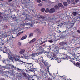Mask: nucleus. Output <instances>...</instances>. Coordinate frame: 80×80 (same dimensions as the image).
<instances>
[{
  "instance_id": "obj_1",
  "label": "nucleus",
  "mask_w": 80,
  "mask_h": 80,
  "mask_svg": "<svg viewBox=\"0 0 80 80\" xmlns=\"http://www.w3.org/2000/svg\"><path fill=\"white\" fill-rule=\"evenodd\" d=\"M37 50L38 52H37L38 55H40L44 53L45 55H47V57L50 58L51 60H53L56 59V53H50V52H47L43 50L42 48V45L41 46H38L37 47Z\"/></svg>"
},
{
  "instance_id": "obj_2",
  "label": "nucleus",
  "mask_w": 80,
  "mask_h": 80,
  "mask_svg": "<svg viewBox=\"0 0 80 80\" xmlns=\"http://www.w3.org/2000/svg\"><path fill=\"white\" fill-rule=\"evenodd\" d=\"M40 61L41 62H42L45 67H47V69H48V70H49V68L50 67V65L43 59L40 60Z\"/></svg>"
},
{
  "instance_id": "obj_3",
  "label": "nucleus",
  "mask_w": 80,
  "mask_h": 80,
  "mask_svg": "<svg viewBox=\"0 0 80 80\" xmlns=\"http://www.w3.org/2000/svg\"><path fill=\"white\" fill-rule=\"evenodd\" d=\"M0 51H1L2 52H3V53H7V54L8 52H10V50L8 49V48L6 47L5 46H4L3 50L1 49H0Z\"/></svg>"
},
{
  "instance_id": "obj_4",
  "label": "nucleus",
  "mask_w": 80,
  "mask_h": 80,
  "mask_svg": "<svg viewBox=\"0 0 80 80\" xmlns=\"http://www.w3.org/2000/svg\"><path fill=\"white\" fill-rule=\"evenodd\" d=\"M67 43H68V42L67 41H63L59 43V45L61 46H59V48L64 47L63 46H64L65 44H67Z\"/></svg>"
},
{
  "instance_id": "obj_5",
  "label": "nucleus",
  "mask_w": 80,
  "mask_h": 80,
  "mask_svg": "<svg viewBox=\"0 0 80 80\" xmlns=\"http://www.w3.org/2000/svg\"><path fill=\"white\" fill-rule=\"evenodd\" d=\"M29 65H31L30 66V71L35 72L37 70V69L33 68V63H32V64H29Z\"/></svg>"
},
{
  "instance_id": "obj_6",
  "label": "nucleus",
  "mask_w": 80,
  "mask_h": 80,
  "mask_svg": "<svg viewBox=\"0 0 80 80\" xmlns=\"http://www.w3.org/2000/svg\"><path fill=\"white\" fill-rule=\"evenodd\" d=\"M27 74L25 73H22V75H21L19 76V78L20 79H22V78H23V79H25L24 77H27Z\"/></svg>"
},
{
  "instance_id": "obj_7",
  "label": "nucleus",
  "mask_w": 80,
  "mask_h": 80,
  "mask_svg": "<svg viewBox=\"0 0 80 80\" xmlns=\"http://www.w3.org/2000/svg\"><path fill=\"white\" fill-rule=\"evenodd\" d=\"M79 62H76V64L75 61L73 62L72 63L74 64V65H75L76 66L78 67H79L80 68V60H79Z\"/></svg>"
},
{
  "instance_id": "obj_8",
  "label": "nucleus",
  "mask_w": 80,
  "mask_h": 80,
  "mask_svg": "<svg viewBox=\"0 0 80 80\" xmlns=\"http://www.w3.org/2000/svg\"><path fill=\"white\" fill-rule=\"evenodd\" d=\"M8 68L10 70L12 69V68H14V69H16V68H16V67H15L13 65H12L11 64H9L8 66Z\"/></svg>"
},
{
  "instance_id": "obj_9",
  "label": "nucleus",
  "mask_w": 80,
  "mask_h": 80,
  "mask_svg": "<svg viewBox=\"0 0 80 80\" xmlns=\"http://www.w3.org/2000/svg\"><path fill=\"white\" fill-rule=\"evenodd\" d=\"M53 48L54 51V52H58L60 48L59 47V48H58L57 47V46H54L53 47Z\"/></svg>"
},
{
  "instance_id": "obj_10",
  "label": "nucleus",
  "mask_w": 80,
  "mask_h": 80,
  "mask_svg": "<svg viewBox=\"0 0 80 80\" xmlns=\"http://www.w3.org/2000/svg\"><path fill=\"white\" fill-rule=\"evenodd\" d=\"M13 60V56L12 55H9V58L7 59V61L8 62H10V60Z\"/></svg>"
},
{
  "instance_id": "obj_11",
  "label": "nucleus",
  "mask_w": 80,
  "mask_h": 80,
  "mask_svg": "<svg viewBox=\"0 0 80 80\" xmlns=\"http://www.w3.org/2000/svg\"><path fill=\"white\" fill-rule=\"evenodd\" d=\"M66 59H67V60H68V59H70V60H69L70 61L73 63V58H71V57H70L69 56L67 55Z\"/></svg>"
},
{
  "instance_id": "obj_12",
  "label": "nucleus",
  "mask_w": 80,
  "mask_h": 80,
  "mask_svg": "<svg viewBox=\"0 0 80 80\" xmlns=\"http://www.w3.org/2000/svg\"><path fill=\"white\" fill-rule=\"evenodd\" d=\"M59 49H62L64 50H70V48L68 47H61V48H59Z\"/></svg>"
},
{
  "instance_id": "obj_13",
  "label": "nucleus",
  "mask_w": 80,
  "mask_h": 80,
  "mask_svg": "<svg viewBox=\"0 0 80 80\" xmlns=\"http://www.w3.org/2000/svg\"><path fill=\"white\" fill-rule=\"evenodd\" d=\"M13 60L15 61H19L20 59L18 58V56H15L13 57Z\"/></svg>"
},
{
  "instance_id": "obj_14",
  "label": "nucleus",
  "mask_w": 80,
  "mask_h": 80,
  "mask_svg": "<svg viewBox=\"0 0 80 80\" xmlns=\"http://www.w3.org/2000/svg\"><path fill=\"white\" fill-rule=\"evenodd\" d=\"M55 9L54 8H52L50 9L49 13H53L55 12Z\"/></svg>"
},
{
  "instance_id": "obj_15",
  "label": "nucleus",
  "mask_w": 80,
  "mask_h": 80,
  "mask_svg": "<svg viewBox=\"0 0 80 80\" xmlns=\"http://www.w3.org/2000/svg\"><path fill=\"white\" fill-rule=\"evenodd\" d=\"M35 31L36 33H37V34H38V35H40V34H41V32H40V29H37L35 30Z\"/></svg>"
},
{
  "instance_id": "obj_16",
  "label": "nucleus",
  "mask_w": 80,
  "mask_h": 80,
  "mask_svg": "<svg viewBox=\"0 0 80 80\" xmlns=\"http://www.w3.org/2000/svg\"><path fill=\"white\" fill-rule=\"evenodd\" d=\"M20 62H22V63L20 62V63H21V64H26V65H27V64H28V65H30V64H32V62L31 63H30L29 62H24L22 61H20Z\"/></svg>"
},
{
  "instance_id": "obj_17",
  "label": "nucleus",
  "mask_w": 80,
  "mask_h": 80,
  "mask_svg": "<svg viewBox=\"0 0 80 80\" xmlns=\"http://www.w3.org/2000/svg\"><path fill=\"white\" fill-rule=\"evenodd\" d=\"M25 51V49H22L20 52L19 53L20 54H23Z\"/></svg>"
},
{
  "instance_id": "obj_18",
  "label": "nucleus",
  "mask_w": 80,
  "mask_h": 80,
  "mask_svg": "<svg viewBox=\"0 0 80 80\" xmlns=\"http://www.w3.org/2000/svg\"><path fill=\"white\" fill-rule=\"evenodd\" d=\"M35 40H36V39H35V38H34L31 41H30V42H29V44H31V43H33V42H35Z\"/></svg>"
},
{
  "instance_id": "obj_19",
  "label": "nucleus",
  "mask_w": 80,
  "mask_h": 80,
  "mask_svg": "<svg viewBox=\"0 0 80 80\" xmlns=\"http://www.w3.org/2000/svg\"><path fill=\"white\" fill-rule=\"evenodd\" d=\"M56 59H54V60H57L58 63H60V62H61V59H58V58H57V55H56Z\"/></svg>"
},
{
  "instance_id": "obj_20",
  "label": "nucleus",
  "mask_w": 80,
  "mask_h": 80,
  "mask_svg": "<svg viewBox=\"0 0 80 80\" xmlns=\"http://www.w3.org/2000/svg\"><path fill=\"white\" fill-rule=\"evenodd\" d=\"M55 18L52 17V18H49V19L51 20H52L53 22L55 21Z\"/></svg>"
},
{
  "instance_id": "obj_21",
  "label": "nucleus",
  "mask_w": 80,
  "mask_h": 80,
  "mask_svg": "<svg viewBox=\"0 0 80 80\" xmlns=\"http://www.w3.org/2000/svg\"><path fill=\"white\" fill-rule=\"evenodd\" d=\"M62 57H63V59H64V60H66V59H67V55L64 54H62Z\"/></svg>"
},
{
  "instance_id": "obj_22",
  "label": "nucleus",
  "mask_w": 80,
  "mask_h": 80,
  "mask_svg": "<svg viewBox=\"0 0 80 80\" xmlns=\"http://www.w3.org/2000/svg\"><path fill=\"white\" fill-rule=\"evenodd\" d=\"M66 32V30H65V31H63L62 32L60 31L61 35L62 36H64V34H65V32Z\"/></svg>"
},
{
  "instance_id": "obj_23",
  "label": "nucleus",
  "mask_w": 80,
  "mask_h": 80,
  "mask_svg": "<svg viewBox=\"0 0 80 80\" xmlns=\"http://www.w3.org/2000/svg\"><path fill=\"white\" fill-rule=\"evenodd\" d=\"M45 13H49L50 12V9L48 8H47L45 10Z\"/></svg>"
},
{
  "instance_id": "obj_24",
  "label": "nucleus",
  "mask_w": 80,
  "mask_h": 80,
  "mask_svg": "<svg viewBox=\"0 0 80 80\" xmlns=\"http://www.w3.org/2000/svg\"><path fill=\"white\" fill-rule=\"evenodd\" d=\"M54 8L56 10H58L60 7H59V6L57 5H56L54 6Z\"/></svg>"
},
{
  "instance_id": "obj_25",
  "label": "nucleus",
  "mask_w": 80,
  "mask_h": 80,
  "mask_svg": "<svg viewBox=\"0 0 80 80\" xmlns=\"http://www.w3.org/2000/svg\"><path fill=\"white\" fill-rule=\"evenodd\" d=\"M43 69L44 70V71H41V70H40V72H41L42 73V74H43V73H45V72H46V69L45 68H43Z\"/></svg>"
},
{
  "instance_id": "obj_26",
  "label": "nucleus",
  "mask_w": 80,
  "mask_h": 80,
  "mask_svg": "<svg viewBox=\"0 0 80 80\" xmlns=\"http://www.w3.org/2000/svg\"><path fill=\"white\" fill-rule=\"evenodd\" d=\"M63 5L64 6H65V7H67V6H68V3L67 2H64Z\"/></svg>"
},
{
  "instance_id": "obj_27",
  "label": "nucleus",
  "mask_w": 80,
  "mask_h": 80,
  "mask_svg": "<svg viewBox=\"0 0 80 80\" xmlns=\"http://www.w3.org/2000/svg\"><path fill=\"white\" fill-rule=\"evenodd\" d=\"M58 5L59 7H63V4H62L61 3H60L58 4Z\"/></svg>"
},
{
  "instance_id": "obj_28",
  "label": "nucleus",
  "mask_w": 80,
  "mask_h": 80,
  "mask_svg": "<svg viewBox=\"0 0 80 80\" xmlns=\"http://www.w3.org/2000/svg\"><path fill=\"white\" fill-rule=\"evenodd\" d=\"M45 8H42L41 9V12H45Z\"/></svg>"
},
{
  "instance_id": "obj_29",
  "label": "nucleus",
  "mask_w": 80,
  "mask_h": 80,
  "mask_svg": "<svg viewBox=\"0 0 80 80\" xmlns=\"http://www.w3.org/2000/svg\"><path fill=\"white\" fill-rule=\"evenodd\" d=\"M35 62L37 63H39V60H38V59H36V60H35Z\"/></svg>"
},
{
  "instance_id": "obj_30",
  "label": "nucleus",
  "mask_w": 80,
  "mask_h": 80,
  "mask_svg": "<svg viewBox=\"0 0 80 80\" xmlns=\"http://www.w3.org/2000/svg\"><path fill=\"white\" fill-rule=\"evenodd\" d=\"M40 18H42V19H45V18H46V17L43 16H40Z\"/></svg>"
},
{
  "instance_id": "obj_31",
  "label": "nucleus",
  "mask_w": 80,
  "mask_h": 80,
  "mask_svg": "<svg viewBox=\"0 0 80 80\" xmlns=\"http://www.w3.org/2000/svg\"><path fill=\"white\" fill-rule=\"evenodd\" d=\"M5 68V66H2L0 65V70H1L2 68Z\"/></svg>"
},
{
  "instance_id": "obj_32",
  "label": "nucleus",
  "mask_w": 80,
  "mask_h": 80,
  "mask_svg": "<svg viewBox=\"0 0 80 80\" xmlns=\"http://www.w3.org/2000/svg\"><path fill=\"white\" fill-rule=\"evenodd\" d=\"M33 33H30L29 36V37H33Z\"/></svg>"
},
{
  "instance_id": "obj_33",
  "label": "nucleus",
  "mask_w": 80,
  "mask_h": 80,
  "mask_svg": "<svg viewBox=\"0 0 80 80\" xmlns=\"http://www.w3.org/2000/svg\"><path fill=\"white\" fill-rule=\"evenodd\" d=\"M78 16H77L75 18V19L76 21H78Z\"/></svg>"
},
{
  "instance_id": "obj_34",
  "label": "nucleus",
  "mask_w": 80,
  "mask_h": 80,
  "mask_svg": "<svg viewBox=\"0 0 80 80\" xmlns=\"http://www.w3.org/2000/svg\"><path fill=\"white\" fill-rule=\"evenodd\" d=\"M49 42H50V43H53V41L52 40H48Z\"/></svg>"
},
{
  "instance_id": "obj_35",
  "label": "nucleus",
  "mask_w": 80,
  "mask_h": 80,
  "mask_svg": "<svg viewBox=\"0 0 80 80\" xmlns=\"http://www.w3.org/2000/svg\"><path fill=\"white\" fill-rule=\"evenodd\" d=\"M31 78H32V77L31 76H28V80H31Z\"/></svg>"
},
{
  "instance_id": "obj_36",
  "label": "nucleus",
  "mask_w": 80,
  "mask_h": 80,
  "mask_svg": "<svg viewBox=\"0 0 80 80\" xmlns=\"http://www.w3.org/2000/svg\"><path fill=\"white\" fill-rule=\"evenodd\" d=\"M67 1L69 4H70V3H71V1L70 0H67Z\"/></svg>"
},
{
  "instance_id": "obj_37",
  "label": "nucleus",
  "mask_w": 80,
  "mask_h": 80,
  "mask_svg": "<svg viewBox=\"0 0 80 80\" xmlns=\"http://www.w3.org/2000/svg\"><path fill=\"white\" fill-rule=\"evenodd\" d=\"M77 13L76 12H73L72 13V14L73 15H74V16H75L77 15Z\"/></svg>"
},
{
  "instance_id": "obj_38",
  "label": "nucleus",
  "mask_w": 80,
  "mask_h": 80,
  "mask_svg": "<svg viewBox=\"0 0 80 80\" xmlns=\"http://www.w3.org/2000/svg\"><path fill=\"white\" fill-rule=\"evenodd\" d=\"M18 47H21V43H20V42H18Z\"/></svg>"
},
{
  "instance_id": "obj_39",
  "label": "nucleus",
  "mask_w": 80,
  "mask_h": 80,
  "mask_svg": "<svg viewBox=\"0 0 80 80\" xmlns=\"http://www.w3.org/2000/svg\"><path fill=\"white\" fill-rule=\"evenodd\" d=\"M36 2L39 3H41V0H37Z\"/></svg>"
},
{
  "instance_id": "obj_40",
  "label": "nucleus",
  "mask_w": 80,
  "mask_h": 80,
  "mask_svg": "<svg viewBox=\"0 0 80 80\" xmlns=\"http://www.w3.org/2000/svg\"><path fill=\"white\" fill-rule=\"evenodd\" d=\"M38 6H39V7H42V3L38 4Z\"/></svg>"
},
{
  "instance_id": "obj_41",
  "label": "nucleus",
  "mask_w": 80,
  "mask_h": 80,
  "mask_svg": "<svg viewBox=\"0 0 80 80\" xmlns=\"http://www.w3.org/2000/svg\"><path fill=\"white\" fill-rule=\"evenodd\" d=\"M4 27L5 28H8V26H7V25H5L4 26Z\"/></svg>"
},
{
  "instance_id": "obj_42",
  "label": "nucleus",
  "mask_w": 80,
  "mask_h": 80,
  "mask_svg": "<svg viewBox=\"0 0 80 80\" xmlns=\"http://www.w3.org/2000/svg\"><path fill=\"white\" fill-rule=\"evenodd\" d=\"M46 42H47V40H46V41H44L43 42H42V43H41V44H43V43H45Z\"/></svg>"
},
{
  "instance_id": "obj_43",
  "label": "nucleus",
  "mask_w": 80,
  "mask_h": 80,
  "mask_svg": "<svg viewBox=\"0 0 80 80\" xmlns=\"http://www.w3.org/2000/svg\"><path fill=\"white\" fill-rule=\"evenodd\" d=\"M52 78H53V80H55V77H53V75H52Z\"/></svg>"
},
{
  "instance_id": "obj_44",
  "label": "nucleus",
  "mask_w": 80,
  "mask_h": 80,
  "mask_svg": "<svg viewBox=\"0 0 80 80\" xmlns=\"http://www.w3.org/2000/svg\"><path fill=\"white\" fill-rule=\"evenodd\" d=\"M75 2L76 3H78V1H79V0H75Z\"/></svg>"
},
{
  "instance_id": "obj_45",
  "label": "nucleus",
  "mask_w": 80,
  "mask_h": 80,
  "mask_svg": "<svg viewBox=\"0 0 80 80\" xmlns=\"http://www.w3.org/2000/svg\"><path fill=\"white\" fill-rule=\"evenodd\" d=\"M48 80H53L52 79V78L51 79L49 77L48 78Z\"/></svg>"
},
{
  "instance_id": "obj_46",
  "label": "nucleus",
  "mask_w": 80,
  "mask_h": 80,
  "mask_svg": "<svg viewBox=\"0 0 80 80\" xmlns=\"http://www.w3.org/2000/svg\"><path fill=\"white\" fill-rule=\"evenodd\" d=\"M27 35H25L24 36H23L24 38H25V39H26V38H27Z\"/></svg>"
},
{
  "instance_id": "obj_47",
  "label": "nucleus",
  "mask_w": 80,
  "mask_h": 80,
  "mask_svg": "<svg viewBox=\"0 0 80 80\" xmlns=\"http://www.w3.org/2000/svg\"><path fill=\"white\" fill-rule=\"evenodd\" d=\"M21 34H21V32H19V33L18 34V36L20 35H21Z\"/></svg>"
},
{
  "instance_id": "obj_48",
  "label": "nucleus",
  "mask_w": 80,
  "mask_h": 80,
  "mask_svg": "<svg viewBox=\"0 0 80 80\" xmlns=\"http://www.w3.org/2000/svg\"><path fill=\"white\" fill-rule=\"evenodd\" d=\"M24 39H25V38H24V37H22L21 38V40H24Z\"/></svg>"
},
{
  "instance_id": "obj_49",
  "label": "nucleus",
  "mask_w": 80,
  "mask_h": 80,
  "mask_svg": "<svg viewBox=\"0 0 80 80\" xmlns=\"http://www.w3.org/2000/svg\"><path fill=\"white\" fill-rule=\"evenodd\" d=\"M1 45H5V43H4V42L1 43Z\"/></svg>"
},
{
  "instance_id": "obj_50",
  "label": "nucleus",
  "mask_w": 80,
  "mask_h": 80,
  "mask_svg": "<svg viewBox=\"0 0 80 80\" xmlns=\"http://www.w3.org/2000/svg\"><path fill=\"white\" fill-rule=\"evenodd\" d=\"M78 32L79 33H80V30H78Z\"/></svg>"
},
{
  "instance_id": "obj_51",
  "label": "nucleus",
  "mask_w": 80,
  "mask_h": 80,
  "mask_svg": "<svg viewBox=\"0 0 80 80\" xmlns=\"http://www.w3.org/2000/svg\"><path fill=\"white\" fill-rule=\"evenodd\" d=\"M0 18H1L2 19V18H3V16H0Z\"/></svg>"
},
{
  "instance_id": "obj_52",
  "label": "nucleus",
  "mask_w": 80,
  "mask_h": 80,
  "mask_svg": "<svg viewBox=\"0 0 80 80\" xmlns=\"http://www.w3.org/2000/svg\"><path fill=\"white\" fill-rule=\"evenodd\" d=\"M12 0H9L8 1V2H12Z\"/></svg>"
},
{
  "instance_id": "obj_53",
  "label": "nucleus",
  "mask_w": 80,
  "mask_h": 80,
  "mask_svg": "<svg viewBox=\"0 0 80 80\" xmlns=\"http://www.w3.org/2000/svg\"><path fill=\"white\" fill-rule=\"evenodd\" d=\"M26 25H30V23H26Z\"/></svg>"
},
{
  "instance_id": "obj_54",
  "label": "nucleus",
  "mask_w": 80,
  "mask_h": 80,
  "mask_svg": "<svg viewBox=\"0 0 80 80\" xmlns=\"http://www.w3.org/2000/svg\"><path fill=\"white\" fill-rule=\"evenodd\" d=\"M32 56L33 57V56H35V54H32Z\"/></svg>"
},
{
  "instance_id": "obj_55",
  "label": "nucleus",
  "mask_w": 80,
  "mask_h": 80,
  "mask_svg": "<svg viewBox=\"0 0 80 80\" xmlns=\"http://www.w3.org/2000/svg\"><path fill=\"white\" fill-rule=\"evenodd\" d=\"M12 18H13L14 20H15V18L14 17H12Z\"/></svg>"
},
{
  "instance_id": "obj_56",
  "label": "nucleus",
  "mask_w": 80,
  "mask_h": 80,
  "mask_svg": "<svg viewBox=\"0 0 80 80\" xmlns=\"http://www.w3.org/2000/svg\"><path fill=\"white\" fill-rule=\"evenodd\" d=\"M2 16V13H1L0 14V16Z\"/></svg>"
},
{
  "instance_id": "obj_57",
  "label": "nucleus",
  "mask_w": 80,
  "mask_h": 80,
  "mask_svg": "<svg viewBox=\"0 0 80 80\" xmlns=\"http://www.w3.org/2000/svg\"><path fill=\"white\" fill-rule=\"evenodd\" d=\"M48 72H49V73L50 74V72H49V71L48 70Z\"/></svg>"
},
{
  "instance_id": "obj_58",
  "label": "nucleus",
  "mask_w": 80,
  "mask_h": 80,
  "mask_svg": "<svg viewBox=\"0 0 80 80\" xmlns=\"http://www.w3.org/2000/svg\"><path fill=\"white\" fill-rule=\"evenodd\" d=\"M7 42L8 43L9 42V40H8Z\"/></svg>"
},
{
  "instance_id": "obj_59",
  "label": "nucleus",
  "mask_w": 80,
  "mask_h": 80,
  "mask_svg": "<svg viewBox=\"0 0 80 80\" xmlns=\"http://www.w3.org/2000/svg\"><path fill=\"white\" fill-rule=\"evenodd\" d=\"M23 31H22V32H21V34L22 33H23Z\"/></svg>"
},
{
  "instance_id": "obj_60",
  "label": "nucleus",
  "mask_w": 80,
  "mask_h": 80,
  "mask_svg": "<svg viewBox=\"0 0 80 80\" xmlns=\"http://www.w3.org/2000/svg\"><path fill=\"white\" fill-rule=\"evenodd\" d=\"M60 77H63V76H60Z\"/></svg>"
},
{
  "instance_id": "obj_61",
  "label": "nucleus",
  "mask_w": 80,
  "mask_h": 80,
  "mask_svg": "<svg viewBox=\"0 0 80 80\" xmlns=\"http://www.w3.org/2000/svg\"><path fill=\"white\" fill-rule=\"evenodd\" d=\"M78 55H80V53H78Z\"/></svg>"
},
{
  "instance_id": "obj_62",
  "label": "nucleus",
  "mask_w": 80,
  "mask_h": 80,
  "mask_svg": "<svg viewBox=\"0 0 80 80\" xmlns=\"http://www.w3.org/2000/svg\"><path fill=\"white\" fill-rule=\"evenodd\" d=\"M6 4H7V5H8V3L7 2V3H6Z\"/></svg>"
},
{
  "instance_id": "obj_63",
  "label": "nucleus",
  "mask_w": 80,
  "mask_h": 80,
  "mask_svg": "<svg viewBox=\"0 0 80 80\" xmlns=\"http://www.w3.org/2000/svg\"><path fill=\"white\" fill-rule=\"evenodd\" d=\"M80 55H79L78 56V57H80Z\"/></svg>"
},
{
  "instance_id": "obj_64",
  "label": "nucleus",
  "mask_w": 80,
  "mask_h": 80,
  "mask_svg": "<svg viewBox=\"0 0 80 80\" xmlns=\"http://www.w3.org/2000/svg\"><path fill=\"white\" fill-rule=\"evenodd\" d=\"M2 80H5V79H2Z\"/></svg>"
}]
</instances>
